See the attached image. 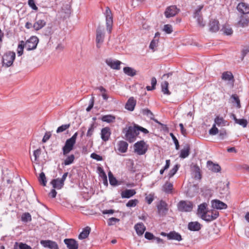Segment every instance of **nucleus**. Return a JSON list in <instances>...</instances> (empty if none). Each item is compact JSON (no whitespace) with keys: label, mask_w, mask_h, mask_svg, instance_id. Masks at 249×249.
<instances>
[{"label":"nucleus","mask_w":249,"mask_h":249,"mask_svg":"<svg viewBox=\"0 0 249 249\" xmlns=\"http://www.w3.org/2000/svg\"><path fill=\"white\" fill-rule=\"evenodd\" d=\"M163 31L166 34H170L173 32V28L170 24H165L164 25Z\"/></svg>","instance_id":"09e8293b"},{"label":"nucleus","mask_w":249,"mask_h":249,"mask_svg":"<svg viewBox=\"0 0 249 249\" xmlns=\"http://www.w3.org/2000/svg\"><path fill=\"white\" fill-rule=\"evenodd\" d=\"M214 122L217 125L220 126L221 125H225L226 121L224 120L223 117L217 116L214 119Z\"/></svg>","instance_id":"a18cd8bd"},{"label":"nucleus","mask_w":249,"mask_h":249,"mask_svg":"<svg viewBox=\"0 0 249 249\" xmlns=\"http://www.w3.org/2000/svg\"><path fill=\"white\" fill-rule=\"evenodd\" d=\"M41 150L40 148L34 151L33 155L35 157V161H37L38 160V159L41 154Z\"/></svg>","instance_id":"4d7b16f0"},{"label":"nucleus","mask_w":249,"mask_h":249,"mask_svg":"<svg viewBox=\"0 0 249 249\" xmlns=\"http://www.w3.org/2000/svg\"><path fill=\"white\" fill-rule=\"evenodd\" d=\"M138 202L139 201L138 199H131L128 201L126 204V206L127 207H134L137 205Z\"/></svg>","instance_id":"de8ad7c7"},{"label":"nucleus","mask_w":249,"mask_h":249,"mask_svg":"<svg viewBox=\"0 0 249 249\" xmlns=\"http://www.w3.org/2000/svg\"><path fill=\"white\" fill-rule=\"evenodd\" d=\"M179 12V9H178L175 5H171L166 8L164 15L166 18H170L175 16Z\"/></svg>","instance_id":"9d476101"},{"label":"nucleus","mask_w":249,"mask_h":249,"mask_svg":"<svg viewBox=\"0 0 249 249\" xmlns=\"http://www.w3.org/2000/svg\"><path fill=\"white\" fill-rule=\"evenodd\" d=\"M40 244L45 248H48L50 249H59L57 244L52 240H41Z\"/></svg>","instance_id":"f8f14e48"},{"label":"nucleus","mask_w":249,"mask_h":249,"mask_svg":"<svg viewBox=\"0 0 249 249\" xmlns=\"http://www.w3.org/2000/svg\"><path fill=\"white\" fill-rule=\"evenodd\" d=\"M134 228L138 235H142L146 229L142 223H137L135 225Z\"/></svg>","instance_id":"c85d7f7f"},{"label":"nucleus","mask_w":249,"mask_h":249,"mask_svg":"<svg viewBox=\"0 0 249 249\" xmlns=\"http://www.w3.org/2000/svg\"><path fill=\"white\" fill-rule=\"evenodd\" d=\"M207 204L203 203L198 206L197 213L200 214V216L203 213H207L209 210H207Z\"/></svg>","instance_id":"7c9ffc66"},{"label":"nucleus","mask_w":249,"mask_h":249,"mask_svg":"<svg viewBox=\"0 0 249 249\" xmlns=\"http://www.w3.org/2000/svg\"><path fill=\"white\" fill-rule=\"evenodd\" d=\"M75 142L70 140L67 139L65 142L64 146L62 147L63 154L64 156H67L72 150H73Z\"/></svg>","instance_id":"9b49d317"},{"label":"nucleus","mask_w":249,"mask_h":249,"mask_svg":"<svg viewBox=\"0 0 249 249\" xmlns=\"http://www.w3.org/2000/svg\"><path fill=\"white\" fill-rule=\"evenodd\" d=\"M173 189L172 183L167 181L162 186V191L166 194H171Z\"/></svg>","instance_id":"2f4dec72"},{"label":"nucleus","mask_w":249,"mask_h":249,"mask_svg":"<svg viewBox=\"0 0 249 249\" xmlns=\"http://www.w3.org/2000/svg\"><path fill=\"white\" fill-rule=\"evenodd\" d=\"M60 182V180L59 179V178H57L56 179H53L51 183L53 185V188L56 189H61L63 186H61L60 184H59Z\"/></svg>","instance_id":"58836bf2"},{"label":"nucleus","mask_w":249,"mask_h":249,"mask_svg":"<svg viewBox=\"0 0 249 249\" xmlns=\"http://www.w3.org/2000/svg\"><path fill=\"white\" fill-rule=\"evenodd\" d=\"M38 181H39L40 183L43 186H45L46 185L47 179L44 173L41 172L40 174L39 177L38 178Z\"/></svg>","instance_id":"a19ab883"},{"label":"nucleus","mask_w":249,"mask_h":249,"mask_svg":"<svg viewBox=\"0 0 249 249\" xmlns=\"http://www.w3.org/2000/svg\"><path fill=\"white\" fill-rule=\"evenodd\" d=\"M28 4L33 10H37L38 8L36 6L35 0H28Z\"/></svg>","instance_id":"bf43d9fd"},{"label":"nucleus","mask_w":249,"mask_h":249,"mask_svg":"<svg viewBox=\"0 0 249 249\" xmlns=\"http://www.w3.org/2000/svg\"><path fill=\"white\" fill-rule=\"evenodd\" d=\"M95 127L94 126V123H93L92 124H91L90 127H89V128L88 130V132L87 133V137H90L92 136V135L93 134V133L94 132Z\"/></svg>","instance_id":"603ef678"},{"label":"nucleus","mask_w":249,"mask_h":249,"mask_svg":"<svg viewBox=\"0 0 249 249\" xmlns=\"http://www.w3.org/2000/svg\"><path fill=\"white\" fill-rule=\"evenodd\" d=\"M128 146V144L126 142L119 141L118 143V150L121 153H125L127 151Z\"/></svg>","instance_id":"a878e982"},{"label":"nucleus","mask_w":249,"mask_h":249,"mask_svg":"<svg viewBox=\"0 0 249 249\" xmlns=\"http://www.w3.org/2000/svg\"><path fill=\"white\" fill-rule=\"evenodd\" d=\"M100 119L104 122L107 123H114L115 121L116 117L115 116L111 114L102 116Z\"/></svg>","instance_id":"c756f323"},{"label":"nucleus","mask_w":249,"mask_h":249,"mask_svg":"<svg viewBox=\"0 0 249 249\" xmlns=\"http://www.w3.org/2000/svg\"><path fill=\"white\" fill-rule=\"evenodd\" d=\"M145 142L143 141H140L135 143L134 150L139 155L144 154L146 151L147 148H145Z\"/></svg>","instance_id":"6e6552de"},{"label":"nucleus","mask_w":249,"mask_h":249,"mask_svg":"<svg viewBox=\"0 0 249 249\" xmlns=\"http://www.w3.org/2000/svg\"><path fill=\"white\" fill-rule=\"evenodd\" d=\"M145 238L148 240H152L154 239L155 238V236L153 235V233L150 232H146L144 235Z\"/></svg>","instance_id":"69168bd1"},{"label":"nucleus","mask_w":249,"mask_h":249,"mask_svg":"<svg viewBox=\"0 0 249 249\" xmlns=\"http://www.w3.org/2000/svg\"><path fill=\"white\" fill-rule=\"evenodd\" d=\"M168 82L164 81L161 84V91L164 94L169 95L171 94V92L168 89Z\"/></svg>","instance_id":"4c0bfd02"},{"label":"nucleus","mask_w":249,"mask_h":249,"mask_svg":"<svg viewBox=\"0 0 249 249\" xmlns=\"http://www.w3.org/2000/svg\"><path fill=\"white\" fill-rule=\"evenodd\" d=\"M219 132L218 128L216 127L215 124H213L212 127L209 130V134L211 135H215Z\"/></svg>","instance_id":"5fc2aeb1"},{"label":"nucleus","mask_w":249,"mask_h":249,"mask_svg":"<svg viewBox=\"0 0 249 249\" xmlns=\"http://www.w3.org/2000/svg\"><path fill=\"white\" fill-rule=\"evenodd\" d=\"M237 9L240 13L244 15L249 14V5L246 3H239L237 6Z\"/></svg>","instance_id":"6ab92c4d"},{"label":"nucleus","mask_w":249,"mask_h":249,"mask_svg":"<svg viewBox=\"0 0 249 249\" xmlns=\"http://www.w3.org/2000/svg\"><path fill=\"white\" fill-rule=\"evenodd\" d=\"M106 63L111 69L119 70L120 69V65L122 62L119 60H113L111 58L106 60Z\"/></svg>","instance_id":"dca6fc26"},{"label":"nucleus","mask_w":249,"mask_h":249,"mask_svg":"<svg viewBox=\"0 0 249 249\" xmlns=\"http://www.w3.org/2000/svg\"><path fill=\"white\" fill-rule=\"evenodd\" d=\"M111 134V130L109 127L103 128L101 131V137L102 140L104 142L108 141Z\"/></svg>","instance_id":"4468645a"},{"label":"nucleus","mask_w":249,"mask_h":249,"mask_svg":"<svg viewBox=\"0 0 249 249\" xmlns=\"http://www.w3.org/2000/svg\"><path fill=\"white\" fill-rule=\"evenodd\" d=\"M249 17L248 16H241L240 19L238 22V24L242 27H245L249 25Z\"/></svg>","instance_id":"393cba45"},{"label":"nucleus","mask_w":249,"mask_h":249,"mask_svg":"<svg viewBox=\"0 0 249 249\" xmlns=\"http://www.w3.org/2000/svg\"><path fill=\"white\" fill-rule=\"evenodd\" d=\"M136 104V101L134 97H130L125 104V108L127 110L132 111L134 110Z\"/></svg>","instance_id":"aec40b11"},{"label":"nucleus","mask_w":249,"mask_h":249,"mask_svg":"<svg viewBox=\"0 0 249 249\" xmlns=\"http://www.w3.org/2000/svg\"><path fill=\"white\" fill-rule=\"evenodd\" d=\"M64 242L68 249H78V243L74 239L66 238L64 239Z\"/></svg>","instance_id":"ddd939ff"},{"label":"nucleus","mask_w":249,"mask_h":249,"mask_svg":"<svg viewBox=\"0 0 249 249\" xmlns=\"http://www.w3.org/2000/svg\"><path fill=\"white\" fill-rule=\"evenodd\" d=\"M71 126L70 124H63L60 126H59L57 130H56V133H59L62 132H64L66 129H68Z\"/></svg>","instance_id":"49530a36"},{"label":"nucleus","mask_w":249,"mask_h":249,"mask_svg":"<svg viewBox=\"0 0 249 249\" xmlns=\"http://www.w3.org/2000/svg\"><path fill=\"white\" fill-rule=\"evenodd\" d=\"M202 225L197 221L190 222L188 225V229L191 231H199Z\"/></svg>","instance_id":"412c9836"},{"label":"nucleus","mask_w":249,"mask_h":249,"mask_svg":"<svg viewBox=\"0 0 249 249\" xmlns=\"http://www.w3.org/2000/svg\"><path fill=\"white\" fill-rule=\"evenodd\" d=\"M222 30L223 33L226 35H231L233 33L232 29L230 27H223Z\"/></svg>","instance_id":"052dcab7"},{"label":"nucleus","mask_w":249,"mask_h":249,"mask_svg":"<svg viewBox=\"0 0 249 249\" xmlns=\"http://www.w3.org/2000/svg\"><path fill=\"white\" fill-rule=\"evenodd\" d=\"M170 135L172 137V138L173 140V142H174V143L176 146V149L177 150H178L179 148V142H178V139L176 138V137L175 136V135L173 133H171L170 134Z\"/></svg>","instance_id":"13d9d810"},{"label":"nucleus","mask_w":249,"mask_h":249,"mask_svg":"<svg viewBox=\"0 0 249 249\" xmlns=\"http://www.w3.org/2000/svg\"><path fill=\"white\" fill-rule=\"evenodd\" d=\"M123 71L125 74L131 77L135 76L137 74L136 71L131 67H125L124 68Z\"/></svg>","instance_id":"72a5a7b5"},{"label":"nucleus","mask_w":249,"mask_h":249,"mask_svg":"<svg viewBox=\"0 0 249 249\" xmlns=\"http://www.w3.org/2000/svg\"><path fill=\"white\" fill-rule=\"evenodd\" d=\"M136 127V124H134L133 126H129L123 130V133L125 134V139L130 143L135 141L137 136L139 134Z\"/></svg>","instance_id":"f257e3e1"},{"label":"nucleus","mask_w":249,"mask_h":249,"mask_svg":"<svg viewBox=\"0 0 249 249\" xmlns=\"http://www.w3.org/2000/svg\"><path fill=\"white\" fill-rule=\"evenodd\" d=\"M90 228L87 226L85 228L83 231L79 234L78 238L80 239H84L87 238L90 233Z\"/></svg>","instance_id":"473e14b6"},{"label":"nucleus","mask_w":249,"mask_h":249,"mask_svg":"<svg viewBox=\"0 0 249 249\" xmlns=\"http://www.w3.org/2000/svg\"><path fill=\"white\" fill-rule=\"evenodd\" d=\"M136 192L134 189H126L121 192L122 198H129L136 194Z\"/></svg>","instance_id":"5701e85b"},{"label":"nucleus","mask_w":249,"mask_h":249,"mask_svg":"<svg viewBox=\"0 0 249 249\" xmlns=\"http://www.w3.org/2000/svg\"><path fill=\"white\" fill-rule=\"evenodd\" d=\"M211 203L212 207L214 209L222 210L227 208V205L219 200H213Z\"/></svg>","instance_id":"f3484780"},{"label":"nucleus","mask_w":249,"mask_h":249,"mask_svg":"<svg viewBox=\"0 0 249 249\" xmlns=\"http://www.w3.org/2000/svg\"><path fill=\"white\" fill-rule=\"evenodd\" d=\"M231 98H232L235 102L237 104V107L239 108L241 107L240 102L238 96L236 94H232L231 96Z\"/></svg>","instance_id":"0e129e2a"},{"label":"nucleus","mask_w":249,"mask_h":249,"mask_svg":"<svg viewBox=\"0 0 249 249\" xmlns=\"http://www.w3.org/2000/svg\"><path fill=\"white\" fill-rule=\"evenodd\" d=\"M190 145L186 144L184 148L181 150L179 157L182 159L187 158L190 154Z\"/></svg>","instance_id":"bb28decb"},{"label":"nucleus","mask_w":249,"mask_h":249,"mask_svg":"<svg viewBox=\"0 0 249 249\" xmlns=\"http://www.w3.org/2000/svg\"><path fill=\"white\" fill-rule=\"evenodd\" d=\"M75 159L74 155L73 154H71V155H69L67 157V158L64 160L63 164H64L65 165H68L73 163L74 160Z\"/></svg>","instance_id":"ea45409f"},{"label":"nucleus","mask_w":249,"mask_h":249,"mask_svg":"<svg viewBox=\"0 0 249 249\" xmlns=\"http://www.w3.org/2000/svg\"><path fill=\"white\" fill-rule=\"evenodd\" d=\"M120 221V219L115 217H111L108 219L107 221V224L109 226L114 225L116 222Z\"/></svg>","instance_id":"6e6d98bb"},{"label":"nucleus","mask_w":249,"mask_h":249,"mask_svg":"<svg viewBox=\"0 0 249 249\" xmlns=\"http://www.w3.org/2000/svg\"><path fill=\"white\" fill-rule=\"evenodd\" d=\"M158 42H159L158 39H154L152 40L150 44V45H149L150 49L152 50L153 51H154L155 48L157 47Z\"/></svg>","instance_id":"3c124183"},{"label":"nucleus","mask_w":249,"mask_h":249,"mask_svg":"<svg viewBox=\"0 0 249 249\" xmlns=\"http://www.w3.org/2000/svg\"><path fill=\"white\" fill-rule=\"evenodd\" d=\"M219 212L214 210L209 211L207 213H203L200 217L203 220L209 222L216 219L219 216Z\"/></svg>","instance_id":"20e7f679"},{"label":"nucleus","mask_w":249,"mask_h":249,"mask_svg":"<svg viewBox=\"0 0 249 249\" xmlns=\"http://www.w3.org/2000/svg\"><path fill=\"white\" fill-rule=\"evenodd\" d=\"M14 249H32V248L25 243L16 242L14 244Z\"/></svg>","instance_id":"f704fd0d"},{"label":"nucleus","mask_w":249,"mask_h":249,"mask_svg":"<svg viewBox=\"0 0 249 249\" xmlns=\"http://www.w3.org/2000/svg\"><path fill=\"white\" fill-rule=\"evenodd\" d=\"M179 166L180 165L179 164H177L170 170L168 175L169 178H171L174 176L178 170Z\"/></svg>","instance_id":"79ce46f5"},{"label":"nucleus","mask_w":249,"mask_h":249,"mask_svg":"<svg viewBox=\"0 0 249 249\" xmlns=\"http://www.w3.org/2000/svg\"><path fill=\"white\" fill-rule=\"evenodd\" d=\"M157 209L159 215H165L168 211L166 203L163 200L160 201L159 204L157 205Z\"/></svg>","instance_id":"2eb2a0df"},{"label":"nucleus","mask_w":249,"mask_h":249,"mask_svg":"<svg viewBox=\"0 0 249 249\" xmlns=\"http://www.w3.org/2000/svg\"><path fill=\"white\" fill-rule=\"evenodd\" d=\"M168 239L180 241L182 240V238L181 235L179 233L175 231H172L168 233Z\"/></svg>","instance_id":"4be33fe9"},{"label":"nucleus","mask_w":249,"mask_h":249,"mask_svg":"<svg viewBox=\"0 0 249 249\" xmlns=\"http://www.w3.org/2000/svg\"><path fill=\"white\" fill-rule=\"evenodd\" d=\"M90 157L97 161H101L103 160V158L99 155L95 153H93L90 155Z\"/></svg>","instance_id":"e2e57ef3"},{"label":"nucleus","mask_w":249,"mask_h":249,"mask_svg":"<svg viewBox=\"0 0 249 249\" xmlns=\"http://www.w3.org/2000/svg\"><path fill=\"white\" fill-rule=\"evenodd\" d=\"M203 8V5H199L194 13L193 17L196 18L197 23L200 27H203L205 24L203 22V18L201 16V11Z\"/></svg>","instance_id":"0eeeda50"},{"label":"nucleus","mask_w":249,"mask_h":249,"mask_svg":"<svg viewBox=\"0 0 249 249\" xmlns=\"http://www.w3.org/2000/svg\"><path fill=\"white\" fill-rule=\"evenodd\" d=\"M209 26L210 32H216L219 29V21L216 19H212L210 20Z\"/></svg>","instance_id":"a211bd4d"},{"label":"nucleus","mask_w":249,"mask_h":249,"mask_svg":"<svg viewBox=\"0 0 249 249\" xmlns=\"http://www.w3.org/2000/svg\"><path fill=\"white\" fill-rule=\"evenodd\" d=\"M51 136V133L50 132H47L45 134V135L42 139V142L44 143L46 142L50 138Z\"/></svg>","instance_id":"774afa93"},{"label":"nucleus","mask_w":249,"mask_h":249,"mask_svg":"<svg viewBox=\"0 0 249 249\" xmlns=\"http://www.w3.org/2000/svg\"><path fill=\"white\" fill-rule=\"evenodd\" d=\"M46 24V22L43 19H36L33 25V27L36 31H38L44 27Z\"/></svg>","instance_id":"b1692460"},{"label":"nucleus","mask_w":249,"mask_h":249,"mask_svg":"<svg viewBox=\"0 0 249 249\" xmlns=\"http://www.w3.org/2000/svg\"><path fill=\"white\" fill-rule=\"evenodd\" d=\"M21 220L24 222H27L32 220L31 215L29 213H23L21 216Z\"/></svg>","instance_id":"37998d69"},{"label":"nucleus","mask_w":249,"mask_h":249,"mask_svg":"<svg viewBox=\"0 0 249 249\" xmlns=\"http://www.w3.org/2000/svg\"><path fill=\"white\" fill-rule=\"evenodd\" d=\"M219 134V137L220 139L223 140L225 138L227 135V133L226 130L224 129L220 130V131L218 132Z\"/></svg>","instance_id":"680f3d73"},{"label":"nucleus","mask_w":249,"mask_h":249,"mask_svg":"<svg viewBox=\"0 0 249 249\" xmlns=\"http://www.w3.org/2000/svg\"><path fill=\"white\" fill-rule=\"evenodd\" d=\"M235 123L242 126L243 127H246L247 125L248 122L245 119H240L236 120Z\"/></svg>","instance_id":"8fccbe9b"},{"label":"nucleus","mask_w":249,"mask_h":249,"mask_svg":"<svg viewBox=\"0 0 249 249\" xmlns=\"http://www.w3.org/2000/svg\"><path fill=\"white\" fill-rule=\"evenodd\" d=\"M249 53V46H245L241 51V59L243 60L245 56Z\"/></svg>","instance_id":"864d4df0"},{"label":"nucleus","mask_w":249,"mask_h":249,"mask_svg":"<svg viewBox=\"0 0 249 249\" xmlns=\"http://www.w3.org/2000/svg\"><path fill=\"white\" fill-rule=\"evenodd\" d=\"M207 165L209 169L211 170L213 172L217 173L221 170V167L218 164H214L211 160L207 161Z\"/></svg>","instance_id":"cd10ccee"},{"label":"nucleus","mask_w":249,"mask_h":249,"mask_svg":"<svg viewBox=\"0 0 249 249\" xmlns=\"http://www.w3.org/2000/svg\"><path fill=\"white\" fill-rule=\"evenodd\" d=\"M106 20L107 30L110 34L111 32L113 25V15L108 7H107L105 13Z\"/></svg>","instance_id":"7ed1b4c3"},{"label":"nucleus","mask_w":249,"mask_h":249,"mask_svg":"<svg viewBox=\"0 0 249 249\" xmlns=\"http://www.w3.org/2000/svg\"><path fill=\"white\" fill-rule=\"evenodd\" d=\"M193 208V204L191 201L181 200L178 204V210L180 212H191Z\"/></svg>","instance_id":"39448f33"},{"label":"nucleus","mask_w":249,"mask_h":249,"mask_svg":"<svg viewBox=\"0 0 249 249\" xmlns=\"http://www.w3.org/2000/svg\"><path fill=\"white\" fill-rule=\"evenodd\" d=\"M38 39L36 36H33L25 43V48L28 51L33 50L36 48Z\"/></svg>","instance_id":"423d86ee"},{"label":"nucleus","mask_w":249,"mask_h":249,"mask_svg":"<svg viewBox=\"0 0 249 249\" xmlns=\"http://www.w3.org/2000/svg\"><path fill=\"white\" fill-rule=\"evenodd\" d=\"M136 127H137L136 128H137L138 132H139V131H140L144 133V134H148L149 133V131L147 129L141 126H139L138 124H136Z\"/></svg>","instance_id":"338daca9"},{"label":"nucleus","mask_w":249,"mask_h":249,"mask_svg":"<svg viewBox=\"0 0 249 249\" xmlns=\"http://www.w3.org/2000/svg\"><path fill=\"white\" fill-rule=\"evenodd\" d=\"M142 113L143 115L146 116L150 119H153V117L154 116V115L153 113L148 108L142 109Z\"/></svg>","instance_id":"c03bdc74"},{"label":"nucleus","mask_w":249,"mask_h":249,"mask_svg":"<svg viewBox=\"0 0 249 249\" xmlns=\"http://www.w3.org/2000/svg\"><path fill=\"white\" fill-rule=\"evenodd\" d=\"M104 37V28L99 26L96 30V46L97 48H99L100 47L99 44L103 42Z\"/></svg>","instance_id":"1a4fd4ad"},{"label":"nucleus","mask_w":249,"mask_h":249,"mask_svg":"<svg viewBox=\"0 0 249 249\" xmlns=\"http://www.w3.org/2000/svg\"><path fill=\"white\" fill-rule=\"evenodd\" d=\"M108 175L109 183L111 185L115 186L120 184L118 183V181L114 177L113 174L110 171L108 172Z\"/></svg>","instance_id":"c9c22d12"},{"label":"nucleus","mask_w":249,"mask_h":249,"mask_svg":"<svg viewBox=\"0 0 249 249\" xmlns=\"http://www.w3.org/2000/svg\"><path fill=\"white\" fill-rule=\"evenodd\" d=\"M222 79L225 81H233L234 77L232 73L230 71H225L222 73Z\"/></svg>","instance_id":"e433bc0d"},{"label":"nucleus","mask_w":249,"mask_h":249,"mask_svg":"<svg viewBox=\"0 0 249 249\" xmlns=\"http://www.w3.org/2000/svg\"><path fill=\"white\" fill-rule=\"evenodd\" d=\"M16 57V53L11 51H8L5 53L2 56V66L6 68L13 65Z\"/></svg>","instance_id":"f03ea898"}]
</instances>
